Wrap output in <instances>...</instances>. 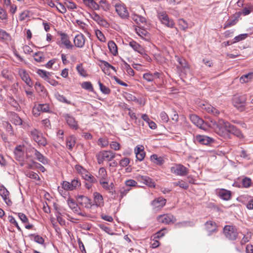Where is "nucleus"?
I'll use <instances>...</instances> for the list:
<instances>
[{"instance_id":"f257e3e1","label":"nucleus","mask_w":253,"mask_h":253,"mask_svg":"<svg viewBox=\"0 0 253 253\" xmlns=\"http://www.w3.org/2000/svg\"><path fill=\"white\" fill-rule=\"evenodd\" d=\"M215 131L219 135L224 137L228 136V133H232L239 138L243 137V134L239 129L223 119H219L217 121Z\"/></svg>"},{"instance_id":"f03ea898","label":"nucleus","mask_w":253,"mask_h":253,"mask_svg":"<svg viewBox=\"0 0 253 253\" xmlns=\"http://www.w3.org/2000/svg\"><path fill=\"white\" fill-rule=\"evenodd\" d=\"M116 157V153L112 151L102 150L98 152L96 157L99 165L103 164L104 161H111Z\"/></svg>"},{"instance_id":"7ed1b4c3","label":"nucleus","mask_w":253,"mask_h":253,"mask_svg":"<svg viewBox=\"0 0 253 253\" xmlns=\"http://www.w3.org/2000/svg\"><path fill=\"white\" fill-rule=\"evenodd\" d=\"M29 133L32 138L36 142L38 145L45 146L47 144V141L42 133L36 128L32 129Z\"/></svg>"},{"instance_id":"20e7f679","label":"nucleus","mask_w":253,"mask_h":253,"mask_svg":"<svg viewBox=\"0 0 253 253\" xmlns=\"http://www.w3.org/2000/svg\"><path fill=\"white\" fill-rule=\"evenodd\" d=\"M223 232L225 237L229 240H235L238 237V233L235 226L225 225Z\"/></svg>"},{"instance_id":"39448f33","label":"nucleus","mask_w":253,"mask_h":253,"mask_svg":"<svg viewBox=\"0 0 253 253\" xmlns=\"http://www.w3.org/2000/svg\"><path fill=\"white\" fill-rule=\"evenodd\" d=\"M246 100L245 95H235L233 98V103L238 109L242 110L243 107L246 105Z\"/></svg>"},{"instance_id":"423d86ee","label":"nucleus","mask_w":253,"mask_h":253,"mask_svg":"<svg viewBox=\"0 0 253 253\" xmlns=\"http://www.w3.org/2000/svg\"><path fill=\"white\" fill-rule=\"evenodd\" d=\"M158 17L161 23L169 28H173L175 23L173 20L170 19L165 12H161L158 13Z\"/></svg>"},{"instance_id":"0eeeda50","label":"nucleus","mask_w":253,"mask_h":253,"mask_svg":"<svg viewBox=\"0 0 253 253\" xmlns=\"http://www.w3.org/2000/svg\"><path fill=\"white\" fill-rule=\"evenodd\" d=\"M115 7L116 11L122 18H128L129 17V13L124 4L118 2L115 4Z\"/></svg>"},{"instance_id":"6e6552de","label":"nucleus","mask_w":253,"mask_h":253,"mask_svg":"<svg viewBox=\"0 0 253 253\" xmlns=\"http://www.w3.org/2000/svg\"><path fill=\"white\" fill-rule=\"evenodd\" d=\"M191 121L197 127L203 130H206L207 123L203 119L195 114H191L189 116Z\"/></svg>"},{"instance_id":"1a4fd4ad","label":"nucleus","mask_w":253,"mask_h":253,"mask_svg":"<svg viewBox=\"0 0 253 253\" xmlns=\"http://www.w3.org/2000/svg\"><path fill=\"white\" fill-rule=\"evenodd\" d=\"M171 172L178 175L184 176L188 174V169L182 165L178 164L171 168Z\"/></svg>"},{"instance_id":"9d476101","label":"nucleus","mask_w":253,"mask_h":253,"mask_svg":"<svg viewBox=\"0 0 253 253\" xmlns=\"http://www.w3.org/2000/svg\"><path fill=\"white\" fill-rule=\"evenodd\" d=\"M157 220L166 224L173 223L176 221V218L171 214H164L157 216Z\"/></svg>"},{"instance_id":"9b49d317","label":"nucleus","mask_w":253,"mask_h":253,"mask_svg":"<svg viewBox=\"0 0 253 253\" xmlns=\"http://www.w3.org/2000/svg\"><path fill=\"white\" fill-rule=\"evenodd\" d=\"M77 201L80 205L86 209H90L93 206L91 200L86 196L79 195L77 197Z\"/></svg>"},{"instance_id":"f8f14e48","label":"nucleus","mask_w":253,"mask_h":253,"mask_svg":"<svg viewBox=\"0 0 253 253\" xmlns=\"http://www.w3.org/2000/svg\"><path fill=\"white\" fill-rule=\"evenodd\" d=\"M194 141L202 145H208L213 141V139L206 135H197L194 139Z\"/></svg>"},{"instance_id":"ddd939ff","label":"nucleus","mask_w":253,"mask_h":253,"mask_svg":"<svg viewBox=\"0 0 253 253\" xmlns=\"http://www.w3.org/2000/svg\"><path fill=\"white\" fill-rule=\"evenodd\" d=\"M93 206H95L98 207H102L104 205V202L103 196L98 192H95L93 193Z\"/></svg>"},{"instance_id":"4468645a","label":"nucleus","mask_w":253,"mask_h":253,"mask_svg":"<svg viewBox=\"0 0 253 253\" xmlns=\"http://www.w3.org/2000/svg\"><path fill=\"white\" fill-rule=\"evenodd\" d=\"M166 203V200L162 197H159L155 199L151 202V205L154 209L160 210L161 209Z\"/></svg>"},{"instance_id":"2eb2a0df","label":"nucleus","mask_w":253,"mask_h":253,"mask_svg":"<svg viewBox=\"0 0 253 253\" xmlns=\"http://www.w3.org/2000/svg\"><path fill=\"white\" fill-rule=\"evenodd\" d=\"M64 118L70 128L75 130L78 129V122L75 120V118L73 116L66 114L64 115Z\"/></svg>"},{"instance_id":"dca6fc26","label":"nucleus","mask_w":253,"mask_h":253,"mask_svg":"<svg viewBox=\"0 0 253 253\" xmlns=\"http://www.w3.org/2000/svg\"><path fill=\"white\" fill-rule=\"evenodd\" d=\"M137 179L138 181L143 183L150 187L154 188L155 187V182L152 179L147 176L139 175Z\"/></svg>"},{"instance_id":"f3484780","label":"nucleus","mask_w":253,"mask_h":253,"mask_svg":"<svg viewBox=\"0 0 253 253\" xmlns=\"http://www.w3.org/2000/svg\"><path fill=\"white\" fill-rule=\"evenodd\" d=\"M61 36V44L64 45L67 49H71L73 45L71 43L68 35L65 33H61L60 34Z\"/></svg>"},{"instance_id":"a211bd4d","label":"nucleus","mask_w":253,"mask_h":253,"mask_svg":"<svg viewBox=\"0 0 253 253\" xmlns=\"http://www.w3.org/2000/svg\"><path fill=\"white\" fill-rule=\"evenodd\" d=\"M85 38L82 34L76 35L74 39L75 45L79 48H82L85 43Z\"/></svg>"},{"instance_id":"6ab92c4d","label":"nucleus","mask_w":253,"mask_h":253,"mask_svg":"<svg viewBox=\"0 0 253 253\" xmlns=\"http://www.w3.org/2000/svg\"><path fill=\"white\" fill-rule=\"evenodd\" d=\"M206 229L209 232V236H210L212 233L217 231V225L216 223L211 220L207 221L205 224Z\"/></svg>"},{"instance_id":"aec40b11","label":"nucleus","mask_w":253,"mask_h":253,"mask_svg":"<svg viewBox=\"0 0 253 253\" xmlns=\"http://www.w3.org/2000/svg\"><path fill=\"white\" fill-rule=\"evenodd\" d=\"M217 194L221 199L225 201L229 200L231 198V191L224 189L217 191Z\"/></svg>"},{"instance_id":"412c9836","label":"nucleus","mask_w":253,"mask_h":253,"mask_svg":"<svg viewBox=\"0 0 253 253\" xmlns=\"http://www.w3.org/2000/svg\"><path fill=\"white\" fill-rule=\"evenodd\" d=\"M9 194V192L5 187L2 186L0 188V195L7 205L9 206L12 205V203L8 197Z\"/></svg>"},{"instance_id":"4be33fe9","label":"nucleus","mask_w":253,"mask_h":253,"mask_svg":"<svg viewBox=\"0 0 253 253\" xmlns=\"http://www.w3.org/2000/svg\"><path fill=\"white\" fill-rule=\"evenodd\" d=\"M136 159L139 161H142L145 156V152L144 150V147L142 145L137 146L134 149Z\"/></svg>"},{"instance_id":"5701e85b","label":"nucleus","mask_w":253,"mask_h":253,"mask_svg":"<svg viewBox=\"0 0 253 253\" xmlns=\"http://www.w3.org/2000/svg\"><path fill=\"white\" fill-rule=\"evenodd\" d=\"M31 151L33 153H34V155L37 160H38L43 165H46L48 164L47 159L45 158L42 154L39 151H38L34 148H33Z\"/></svg>"},{"instance_id":"b1692460","label":"nucleus","mask_w":253,"mask_h":253,"mask_svg":"<svg viewBox=\"0 0 253 253\" xmlns=\"http://www.w3.org/2000/svg\"><path fill=\"white\" fill-rule=\"evenodd\" d=\"M90 16L91 18L96 21L98 24L104 27H106L108 25L107 22L97 13L93 12L90 14Z\"/></svg>"},{"instance_id":"393cba45","label":"nucleus","mask_w":253,"mask_h":253,"mask_svg":"<svg viewBox=\"0 0 253 253\" xmlns=\"http://www.w3.org/2000/svg\"><path fill=\"white\" fill-rule=\"evenodd\" d=\"M19 75L21 79L29 86H31V80L29 74L25 70L21 69L19 71Z\"/></svg>"},{"instance_id":"a878e982","label":"nucleus","mask_w":253,"mask_h":253,"mask_svg":"<svg viewBox=\"0 0 253 253\" xmlns=\"http://www.w3.org/2000/svg\"><path fill=\"white\" fill-rule=\"evenodd\" d=\"M82 169V177L86 181L90 182V183H95L96 182V179L91 174H90L88 171H87L85 169L83 168H81Z\"/></svg>"},{"instance_id":"bb28decb","label":"nucleus","mask_w":253,"mask_h":253,"mask_svg":"<svg viewBox=\"0 0 253 253\" xmlns=\"http://www.w3.org/2000/svg\"><path fill=\"white\" fill-rule=\"evenodd\" d=\"M129 46L139 53H142L143 48L137 42L132 40L129 42Z\"/></svg>"},{"instance_id":"cd10ccee","label":"nucleus","mask_w":253,"mask_h":253,"mask_svg":"<svg viewBox=\"0 0 253 253\" xmlns=\"http://www.w3.org/2000/svg\"><path fill=\"white\" fill-rule=\"evenodd\" d=\"M253 80V72H250L242 76L240 78V82L242 83H246Z\"/></svg>"},{"instance_id":"c85d7f7f","label":"nucleus","mask_w":253,"mask_h":253,"mask_svg":"<svg viewBox=\"0 0 253 253\" xmlns=\"http://www.w3.org/2000/svg\"><path fill=\"white\" fill-rule=\"evenodd\" d=\"M84 3L92 9H99V6L98 5V3L95 2L93 0H84Z\"/></svg>"},{"instance_id":"c756f323","label":"nucleus","mask_w":253,"mask_h":253,"mask_svg":"<svg viewBox=\"0 0 253 253\" xmlns=\"http://www.w3.org/2000/svg\"><path fill=\"white\" fill-rule=\"evenodd\" d=\"M108 46L110 52L113 55H116L118 54V48L117 45L113 41H109L108 43Z\"/></svg>"},{"instance_id":"7c9ffc66","label":"nucleus","mask_w":253,"mask_h":253,"mask_svg":"<svg viewBox=\"0 0 253 253\" xmlns=\"http://www.w3.org/2000/svg\"><path fill=\"white\" fill-rule=\"evenodd\" d=\"M205 109L208 113H210L214 116H217L220 114V112L218 109L211 105H208L207 106H206L205 107Z\"/></svg>"},{"instance_id":"2f4dec72","label":"nucleus","mask_w":253,"mask_h":253,"mask_svg":"<svg viewBox=\"0 0 253 253\" xmlns=\"http://www.w3.org/2000/svg\"><path fill=\"white\" fill-rule=\"evenodd\" d=\"M151 160L158 165H162L164 163V160L162 157H159L156 154H153L151 156Z\"/></svg>"},{"instance_id":"473e14b6","label":"nucleus","mask_w":253,"mask_h":253,"mask_svg":"<svg viewBox=\"0 0 253 253\" xmlns=\"http://www.w3.org/2000/svg\"><path fill=\"white\" fill-rule=\"evenodd\" d=\"M0 40H2L5 42H8L11 40V36L10 34L6 31L0 29Z\"/></svg>"},{"instance_id":"72a5a7b5","label":"nucleus","mask_w":253,"mask_h":253,"mask_svg":"<svg viewBox=\"0 0 253 253\" xmlns=\"http://www.w3.org/2000/svg\"><path fill=\"white\" fill-rule=\"evenodd\" d=\"M76 144V139L73 136H71L67 138L66 145L68 149L72 150Z\"/></svg>"},{"instance_id":"f704fd0d","label":"nucleus","mask_w":253,"mask_h":253,"mask_svg":"<svg viewBox=\"0 0 253 253\" xmlns=\"http://www.w3.org/2000/svg\"><path fill=\"white\" fill-rule=\"evenodd\" d=\"M67 203L69 207L75 212H77L79 211V208L77 204L75 202L73 199H68Z\"/></svg>"},{"instance_id":"c9c22d12","label":"nucleus","mask_w":253,"mask_h":253,"mask_svg":"<svg viewBox=\"0 0 253 253\" xmlns=\"http://www.w3.org/2000/svg\"><path fill=\"white\" fill-rule=\"evenodd\" d=\"M37 73L46 81H48V80H50V73L46 71L38 69L37 71Z\"/></svg>"},{"instance_id":"e433bc0d","label":"nucleus","mask_w":253,"mask_h":253,"mask_svg":"<svg viewBox=\"0 0 253 253\" xmlns=\"http://www.w3.org/2000/svg\"><path fill=\"white\" fill-rule=\"evenodd\" d=\"M136 31L137 35L141 38L144 39H147L149 38V33L146 30L139 28L138 29H136Z\"/></svg>"},{"instance_id":"4c0bfd02","label":"nucleus","mask_w":253,"mask_h":253,"mask_svg":"<svg viewBox=\"0 0 253 253\" xmlns=\"http://www.w3.org/2000/svg\"><path fill=\"white\" fill-rule=\"evenodd\" d=\"M98 5L99 6V9L101 8L106 11L109 10L110 8V5L106 0H100Z\"/></svg>"},{"instance_id":"58836bf2","label":"nucleus","mask_w":253,"mask_h":253,"mask_svg":"<svg viewBox=\"0 0 253 253\" xmlns=\"http://www.w3.org/2000/svg\"><path fill=\"white\" fill-rule=\"evenodd\" d=\"M178 25L181 30L185 31L188 28V23L183 19H179L178 20Z\"/></svg>"},{"instance_id":"ea45409f","label":"nucleus","mask_w":253,"mask_h":253,"mask_svg":"<svg viewBox=\"0 0 253 253\" xmlns=\"http://www.w3.org/2000/svg\"><path fill=\"white\" fill-rule=\"evenodd\" d=\"M97 144L101 148H104L109 145L108 139L106 137L100 138L98 140Z\"/></svg>"},{"instance_id":"a19ab883","label":"nucleus","mask_w":253,"mask_h":253,"mask_svg":"<svg viewBox=\"0 0 253 253\" xmlns=\"http://www.w3.org/2000/svg\"><path fill=\"white\" fill-rule=\"evenodd\" d=\"M132 19L138 24L146 22V19L144 17L136 14H134L132 16Z\"/></svg>"},{"instance_id":"79ce46f5","label":"nucleus","mask_w":253,"mask_h":253,"mask_svg":"<svg viewBox=\"0 0 253 253\" xmlns=\"http://www.w3.org/2000/svg\"><path fill=\"white\" fill-rule=\"evenodd\" d=\"M30 236L33 237L34 238V240L36 242H37L40 244H41V245H43L45 247V245L44 244V240L42 237H41L38 235H36V234H32L30 235Z\"/></svg>"},{"instance_id":"37998d69","label":"nucleus","mask_w":253,"mask_h":253,"mask_svg":"<svg viewBox=\"0 0 253 253\" xmlns=\"http://www.w3.org/2000/svg\"><path fill=\"white\" fill-rule=\"evenodd\" d=\"M81 86L83 88L89 90L90 91H93V87L90 82H84L81 84Z\"/></svg>"},{"instance_id":"c03bdc74","label":"nucleus","mask_w":253,"mask_h":253,"mask_svg":"<svg viewBox=\"0 0 253 253\" xmlns=\"http://www.w3.org/2000/svg\"><path fill=\"white\" fill-rule=\"evenodd\" d=\"M173 184L174 186H179L183 189H187L189 187L188 183L182 180L174 182Z\"/></svg>"},{"instance_id":"a18cd8bd","label":"nucleus","mask_w":253,"mask_h":253,"mask_svg":"<svg viewBox=\"0 0 253 253\" xmlns=\"http://www.w3.org/2000/svg\"><path fill=\"white\" fill-rule=\"evenodd\" d=\"M34 58L35 61L38 62H42L44 61V57L42 52H37L34 55Z\"/></svg>"},{"instance_id":"49530a36","label":"nucleus","mask_w":253,"mask_h":253,"mask_svg":"<svg viewBox=\"0 0 253 253\" xmlns=\"http://www.w3.org/2000/svg\"><path fill=\"white\" fill-rule=\"evenodd\" d=\"M99 177L100 178V180H105L106 179L107 176V171L105 168H101L99 169L98 171Z\"/></svg>"},{"instance_id":"de8ad7c7","label":"nucleus","mask_w":253,"mask_h":253,"mask_svg":"<svg viewBox=\"0 0 253 253\" xmlns=\"http://www.w3.org/2000/svg\"><path fill=\"white\" fill-rule=\"evenodd\" d=\"M26 175L29 178L34 179L35 180H39L40 179V176H39V175L37 173L33 172L32 171H30V170L27 171L26 172Z\"/></svg>"},{"instance_id":"09e8293b","label":"nucleus","mask_w":253,"mask_h":253,"mask_svg":"<svg viewBox=\"0 0 253 253\" xmlns=\"http://www.w3.org/2000/svg\"><path fill=\"white\" fill-rule=\"evenodd\" d=\"M131 188L126 187V186L121 188L119 190L120 198H123L124 196H125L131 190Z\"/></svg>"},{"instance_id":"8fccbe9b","label":"nucleus","mask_w":253,"mask_h":253,"mask_svg":"<svg viewBox=\"0 0 253 253\" xmlns=\"http://www.w3.org/2000/svg\"><path fill=\"white\" fill-rule=\"evenodd\" d=\"M98 85L99 86L100 90L103 93L105 94H109L110 93L111 90L108 87L105 86L100 82H98Z\"/></svg>"},{"instance_id":"3c124183","label":"nucleus","mask_w":253,"mask_h":253,"mask_svg":"<svg viewBox=\"0 0 253 253\" xmlns=\"http://www.w3.org/2000/svg\"><path fill=\"white\" fill-rule=\"evenodd\" d=\"M56 99L61 102H63L64 103L67 104H71V102L69 100H68L66 97L63 95H61L59 93L56 94Z\"/></svg>"},{"instance_id":"603ef678","label":"nucleus","mask_w":253,"mask_h":253,"mask_svg":"<svg viewBox=\"0 0 253 253\" xmlns=\"http://www.w3.org/2000/svg\"><path fill=\"white\" fill-rule=\"evenodd\" d=\"M11 121L15 125L20 126L22 124V121L21 119L17 114H14L13 115Z\"/></svg>"},{"instance_id":"864d4df0","label":"nucleus","mask_w":253,"mask_h":253,"mask_svg":"<svg viewBox=\"0 0 253 253\" xmlns=\"http://www.w3.org/2000/svg\"><path fill=\"white\" fill-rule=\"evenodd\" d=\"M77 70L78 72V73L83 77H86L87 74L86 73V71L84 69V68L83 67L82 64H79L77 65Z\"/></svg>"},{"instance_id":"5fc2aeb1","label":"nucleus","mask_w":253,"mask_h":253,"mask_svg":"<svg viewBox=\"0 0 253 253\" xmlns=\"http://www.w3.org/2000/svg\"><path fill=\"white\" fill-rule=\"evenodd\" d=\"M242 183L244 187L249 188L251 185L252 180L251 178L246 177L242 179Z\"/></svg>"},{"instance_id":"6e6d98bb","label":"nucleus","mask_w":253,"mask_h":253,"mask_svg":"<svg viewBox=\"0 0 253 253\" xmlns=\"http://www.w3.org/2000/svg\"><path fill=\"white\" fill-rule=\"evenodd\" d=\"M38 111H41L43 112H47L49 111V106L46 104H39L37 108Z\"/></svg>"},{"instance_id":"4d7b16f0","label":"nucleus","mask_w":253,"mask_h":253,"mask_svg":"<svg viewBox=\"0 0 253 253\" xmlns=\"http://www.w3.org/2000/svg\"><path fill=\"white\" fill-rule=\"evenodd\" d=\"M248 35V34H240L234 38V41L232 42L233 43H235L236 42H238L240 41H242L245 40L246 38H247Z\"/></svg>"},{"instance_id":"13d9d810","label":"nucleus","mask_w":253,"mask_h":253,"mask_svg":"<svg viewBox=\"0 0 253 253\" xmlns=\"http://www.w3.org/2000/svg\"><path fill=\"white\" fill-rule=\"evenodd\" d=\"M137 184V182L133 179H128L125 181V186L126 187H135Z\"/></svg>"},{"instance_id":"bf43d9fd","label":"nucleus","mask_w":253,"mask_h":253,"mask_svg":"<svg viewBox=\"0 0 253 253\" xmlns=\"http://www.w3.org/2000/svg\"><path fill=\"white\" fill-rule=\"evenodd\" d=\"M8 220L12 224H13L14 225H15L16 228H17V229L19 231H21V228L20 227V226H19L17 222L16 221V220H15V219L11 215H9L8 217Z\"/></svg>"},{"instance_id":"052dcab7","label":"nucleus","mask_w":253,"mask_h":253,"mask_svg":"<svg viewBox=\"0 0 253 253\" xmlns=\"http://www.w3.org/2000/svg\"><path fill=\"white\" fill-rule=\"evenodd\" d=\"M72 190L76 189L81 186V182L78 179H74L71 182Z\"/></svg>"},{"instance_id":"680f3d73","label":"nucleus","mask_w":253,"mask_h":253,"mask_svg":"<svg viewBox=\"0 0 253 253\" xmlns=\"http://www.w3.org/2000/svg\"><path fill=\"white\" fill-rule=\"evenodd\" d=\"M110 148L115 151H118L121 148V145L116 141H112L110 144Z\"/></svg>"},{"instance_id":"e2e57ef3","label":"nucleus","mask_w":253,"mask_h":253,"mask_svg":"<svg viewBox=\"0 0 253 253\" xmlns=\"http://www.w3.org/2000/svg\"><path fill=\"white\" fill-rule=\"evenodd\" d=\"M237 22V20L236 19H234L233 20L227 21L224 25V29H226L235 25L236 24Z\"/></svg>"},{"instance_id":"0e129e2a","label":"nucleus","mask_w":253,"mask_h":253,"mask_svg":"<svg viewBox=\"0 0 253 253\" xmlns=\"http://www.w3.org/2000/svg\"><path fill=\"white\" fill-rule=\"evenodd\" d=\"M251 233H248L247 235H244L241 241V244L244 245L248 242H249L251 239Z\"/></svg>"},{"instance_id":"69168bd1","label":"nucleus","mask_w":253,"mask_h":253,"mask_svg":"<svg viewBox=\"0 0 253 253\" xmlns=\"http://www.w3.org/2000/svg\"><path fill=\"white\" fill-rule=\"evenodd\" d=\"M96 35L98 40L102 42H105L106 38L103 33L99 30H97L95 32Z\"/></svg>"},{"instance_id":"338daca9","label":"nucleus","mask_w":253,"mask_h":253,"mask_svg":"<svg viewBox=\"0 0 253 253\" xmlns=\"http://www.w3.org/2000/svg\"><path fill=\"white\" fill-rule=\"evenodd\" d=\"M8 102L12 106L15 108L16 110H18L19 108V104L14 98H10L9 99Z\"/></svg>"},{"instance_id":"774afa93","label":"nucleus","mask_w":253,"mask_h":253,"mask_svg":"<svg viewBox=\"0 0 253 253\" xmlns=\"http://www.w3.org/2000/svg\"><path fill=\"white\" fill-rule=\"evenodd\" d=\"M62 188L65 190H73L71 187V183L68 181H64L62 183Z\"/></svg>"}]
</instances>
